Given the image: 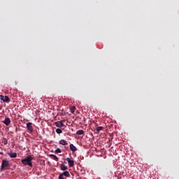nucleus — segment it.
<instances>
[{
  "label": "nucleus",
  "mask_w": 179,
  "mask_h": 179,
  "mask_svg": "<svg viewBox=\"0 0 179 179\" xmlns=\"http://www.w3.org/2000/svg\"><path fill=\"white\" fill-rule=\"evenodd\" d=\"M32 160L33 157L29 155L25 159H22L21 162L22 164H24V166H29V167H33V162H31Z\"/></svg>",
  "instance_id": "obj_1"
},
{
  "label": "nucleus",
  "mask_w": 179,
  "mask_h": 179,
  "mask_svg": "<svg viewBox=\"0 0 179 179\" xmlns=\"http://www.w3.org/2000/svg\"><path fill=\"white\" fill-rule=\"evenodd\" d=\"M6 167H9V161L3 159L0 171H2L4 169H6Z\"/></svg>",
  "instance_id": "obj_2"
},
{
  "label": "nucleus",
  "mask_w": 179,
  "mask_h": 179,
  "mask_svg": "<svg viewBox=\"0 0 179 179\" xmlns=\"http://www.w3.org/2000/svg\"><path fill=\"white\" fill-rule=\"evenodd\" d=\"M64 160L68 162L69 167H73V166H75V161L71 160V158L67 157V158L64 159Z\"/></svg>",
  "instance_id": "obj_3"
},
{
  "label": "nucleus",
  "mask_w": 179,
  "mask_h": 179,
  "mask_svg": "<svg viewBox=\"0 0 179 179\" xmlns=\"http://www.w3.org/2000/svg\"><path fill=\"white\" fill-rule=\"evenodd\" d=\"M0 99L4 103H9L10 101V99L8 96L0 95Z\"/></svg>",
  "instance_id": "obj_4"
},
{
  "label": "nucleus",
  "mask_w": 179,
  "mask_h": 179,
  "mask_svg": "<svg viewBox=\"0 0 179 179\" xmlns=\"http://www.w3.org/2000/svg\"><path fill=\"white\" fill-rule=\"evenodd\" d=\"M27 128L29 132H33V123L28 122L27 123Z\"/></svg>",
  "instance_id": "obj_5"
},
{
  "label": "nucleus",
  "mask_w": 179,
  "mask_h": 179,
  "mask_svg": "<svg viewBox=\"0 0 179 179\" xmlns=\"http://www.w3.org/2000/svg\"><path fill=\"white\" fill-rule=\"evenodd\" d=\"M3 122L6 125V127H9V125H10V119L9 117H6Z\"/></svg>",
  "instance_id": "obj_6"
},
{
  "label": "nucleus",
  "mask_w": 179,
  "mask_h": 179,
  "mask_svg": "<svg viewBox=\"0 0 179 179\" xmlns=\"http://www.w3.org/2000/svg\"><path fill=\"white\" fill-rule=\"evenodd\" d=\"M49 157H50V159H52V160H55V162H58L59 160L58 157H57V155H49Z\"/></svg>",
  "instance_id": "obj_7"
},
{
  "label": "nucleus",
  "mask_w": 179,
  "mask_h": 179,
  "mask_svg": "<svg viewBox=\"0 0 179 179\" xmlns=\"http://www.w3.org/2000/svg\"><path fill=\"white\" fill-rule=\"evenodd\" d=\"M8 155L11 158H14L15 159V158L17 157V154L16 152H8Z\"/></svg>",
  "instance_id": "obj_8"
},
{
  "label": "nucleus",
  "mask_w": 179,
  "mask_h": 179,
  "mask_svg": "<svg viewBox=\"0 0 179 179\" xmlns=\"http://www.w3.org/2000/svg\"><path fill=\"white\" fill-rule=\"evenodd\" d=\"M59 143V145H62V146H66L68 145V142L64 139L60 140Z\"/></svg>",
  "instance_id": "obj_9"
},
{
  "label": "nucleus",
  "mask_w": 179,
  "mask_h": 179,
  "mask_svg": "<svg viewBox=\"0 0 179 179\" xmlns=\"http://www.w3.org/2000/svg\"><path fill=\"white\" fill-rule=\"evenodd\" d=\"M60 169L62 171H66V170L68 169V166H65V164H60Z\"/></svg>",
  "instance_id": "obj_10"
},
{
  "label": "nucleus",
  "mask_w": 179,
  "mask_h": 179,
  "mask_svg": "<svg viewBox=\"0 0 179 179\" xmlns=\"http://www.w3.org/2000/svg\"><path fill=\"white\" fill-rule=\"evenodd\" d=\"M62 174V176L64 177V176H65V177H70L71 176V174H69V171H64V172H63L62 173H61Z\"/></svg>",
  "instance_id": "obj_11"
},
{
  "label": "nucleus",
  "mask_w": 179,
  "mask_h": 179,
  "mask_svg": "<svg viewBox=\"0 0 179 179\" xmlns=\"http://www.w3.org/2000/svg\"><path fill=\"white\" fill-rule=\"evenodd\" d=\"M70 149L71 152H76L77 150L76 147L73 144H70Z\"/></svg>",
  "instance_id": "obj_12"
},
{
  "label": "nucleus",
  "mask_w": 179,
  "mask_h": 179,
  "mask_svg": "<svg viewBox=\"0 0 179 179\" xmlns=\"http://www.w3.org/2000/svg\"><path fill=\"white\" fill-rule=\"evenodd\" d=\"M103 128V127H97L96 129V134H99V132H100V131H102Z\"/></svg>",
  "instance_id": "obj_13"
},
{
  "label": "nucleus",
  "mask_w": 179,
  "mask_h": 179,
  "mask_svg": "<svg viewBox=\"0 0 179 179\" xmlns=\"http://www.w3.org/2000/svg\"><path fill=\"white\" fill-rule=\"evenodd\" d=\"M83 134H85V131L83 130H78L76 132L77 135H83Z\"/></svg>",
  "instance_id": "obj_14"
},
{
  "label": "nucleus",
  "mask_w": 179,
  "mask_h": 179,
  "mask_svg": "<svg viewBox=\"0 0 179 179\" xmlns=\"http://www.w3.org/2000/svg\"><path fill=\"white\" fill-rule=\"evenodd\" d=\"M75 110H76V107H75V106H73L70 108L71 113H75Z\"/></svg>",
  "instance_id": "obj_15"
},
{
  "label": "nucleus",
  "mask_w": 179,
  "mask_h": 179,
  "mask_svg": "<svg viewBox=\"0 0 179 179\" xmlns=\"http://www.w3.org/2000/svg\"><path fill=\"white\" fill-rule=\"evenodd\" d=\"M55 125H56L57 128H61V121L55 122Z\"/></svg>",
  "instance_id": "obj_16"
},
{
  "label": "nucleus",
  "mask_w": 179,
  "mask_h": 179,
  "mask_svg": "<svg viewBox=\"0 0 179 179\" xmlns=\"http://www.w3.org/2000/svg\"><path fill=\"white\" fill-rule=\"evenodd\" d=\"M64 122H65V120L60 121V128H62V127H64Z\"/></svg>",
  "instance_id": "obj_17"
},
{
  "label": "nucleus",
  "mask_w": 179,
  "mask_h": 179,
  "mask_svg": "<svg viewBox=\"0 0 179 179\" xmlns=\"http://www.w3.org/2000/svg\"><path fill=\"white\" fill-rule=\"evenodd\" d=\"M56 132L57 134H62V130L61 129H57Z\"/></svg>",
  "instance_id": "obj_18"
},
{
  "label": "nucleus",
  "mask_w": 179,
  "mask_h": 179,
  "mask_svg": "<svg viewBox=\"0 0 179 179\" xmlns=\"http://www.w3.org/2000/svg\"><path fill=\"white\" fill-rule=\"evenodd\" d=\"M61 149L60 148H57L55 150V153H61Z\"/></svg>",
  "instance_id": "obj_19"
},
{
  "label": "nucleus",
  "mask_w": 179,
  "mask_h": 179,
  "mask_svg": "<svg viewBox=\"0 0 179 179\" xmlns=\"http://www.w3.org/2000/svg\"><path fill=\"white\" fill-rule=\"evenodd\" d=\"M58 179H65V178H64V176L62 174H60V175H59Z\"/></svg>",
  "instance_id": "obj_20"
}]
</instances>
